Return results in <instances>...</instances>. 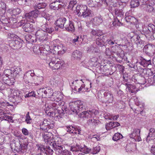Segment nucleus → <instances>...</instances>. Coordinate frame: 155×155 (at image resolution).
<instances>
[{
  "mask_svg": "<svg viewBox=\"0 0 155 155\" xmlns=\"http://www.w3.org/2000/svg\"><path fill=\"white\" fill-rule=\"evenodd\" d=\"M63 94L59 91H55L54 92L51 97L52 101L47 100L45 105V108L44 110L46 113L51 117H57L59 119L61 118L63 113L62 110L59 109V103L58 102L61 101L63 99Z\"/></svg>",
  "mask_w": 155,
  "mask_h": 155,
  "instance_id": "nucleus-1",
  "label": "nucleus"
},
{
  "mask_svg": "<svg viewBox=\"0 0 155 155\" xmlns=\"http://www.w3.org/2000/svg\"><path fill=\"white\" fill-rule=\"evenodd\" d=\"M57 40H54L50 44V46L48 45H41L40 46L39 48L41 50L42 53L45 54L50 53L54 54L56 53L57 52L59 54L61 55L65 53L66 51V48L64 47L62 44L56 45L55 43Z\"/></svg>",
  "mask_w": 155,
  "mask_h": 155,
  "instance_id": "nucleus-2",
  "label": "nucleus"
},
{
  "mask_svg": "<svg viewBox=\"0 0 155 155\" xmlns=\"http://www.w3.org/2000/svg\"><path fill=\"white\" fill-rule=\"evenodd\" d=\"M105 54L107 58H111L116 61H118L117 59L119 58L121 60H126L124 57V52L120 47L117 46H114L112 47L111 51H110L109 48L106 49ZM126 60L127 58H126Z\"/></svg>",
  "mask_w": 155,
  "mask_h": 155,
  "instance_id": "nucleus-3",
  "label": "nucleus"
},
{
  "mask_svg": "<svg viewBox=\"0 0 155 155\" xmlns=\"http://www.w3.org/2000/svg\"><path fill=\"white\" fill-rule=\"evenodd\" d=\"M41 27L37 28L35 34L36 39L39 41H46L48 38V33H51L54 29L52 27L49 28L46 23L41 25Z\"/></svg>",
  "mask_w": 155,
  "mask_h": 155,
  "instance_id": "nucleus-4",
  "label": "nucleus"
},
{
  "mask_svg": "<svg viewBox=\"0 0 155 155\" xmlns=\"http://www.w3.org/2000/svg\"><path fill=\"white\" fill-rule=\"evenodd\" d=\"M97 112V111L95 110H87L80 113L78 115L81 118H89L87 121L88 124L96 125L100 123L99 120L96 118H94V116Z\"/></svg>",
  "mask_w": 155,
  "mask_h": 155,
  "instance_id": "nucleus-5",
  "label": "nucleus"
},
{
  "mask_svg": "<svg viewBox=\"0 0 155 155\" xmlns=\"http://www.w3.org/2000/svg\"><path fill=\"white\" fill-rule=\"evenodd\" d=\"M137 29L140 31H142L143 34H144V36L146 38H149L152 35L151 32H153L154 26L153 25L150 24L148 26L143 25L142 24H136L135 25Z\"/></svg>",
  "mask_w": 155,
  "mask_h": 155,
  "instance_id": "nucleus-6",
  "label": "nucleus"
},
{
  "mask_svg": "<svg viewBox=\"0 0 155 155\" xmlns=\"http://www.w3.org/2000/svg\"><path fill=\"white\" fill-rule=\"evenodd\" d=\"M69 105L70 109L73 112L78 113L85 108L84 102L80 100H77L70 102Z\"/></svg>",
  "mask_w": 155,
  "mask_h": 155,
  "instance_id": "nucleus-7",
  "label": "nucleus"
},
{
  "mask_svg": "<svg viewBox=\"0 0 155 155\" xmlns=\"http://www.w3.org/2000/svg\"><path fill=\"white\" fill-rule=\"evenodd\" d=\"M155 129L153 128H150L149 130V133L146 138V141L150 144H154L151 148V152L153 155H155Z\"/></svg>",
  "mask_w": 155,
  "mask_h": 155,
  "instance_id": "nucleus-8",
  "label": "nucleus"
},
{
  "mask_svg": "<svg viewBox=\"0 0 155 155\" xmlns=\"http://www.w3.org/2000/svg\"><path fill=\"white\" fill-rule=\"evenodd\" d=\"M40 126V130L46 132L49 129L53 128L54 126V125L53 121L50 120L45 119Z\"/></svg>",
  "mask_w": 155,
  "mask_h": 155,
  "instance_id": "nucleus-9",
  "label": "nucleus"
},
{
  "mask_svg": "<svg viewBox=\"0 0 155 155\" xmlns=\"http://www.w3.org/2000/svg\"><path fill=\"white\" fill-rule=\"evenodd\" d=\"M17 26L20 27L23 26V30L26 32H31L34 30V28L32 24L27 22L25 19L22 20L17 23Z\"/></svg>",
  "mask_w": 155,
  "mask_h": 155,
  "instance_id": "nucleus-10",
  "label": "nucleus"
},
{
  "mask_svg": "<svg viewBox=\"0 0 155 155\" xmlns=\"http://www.w3.org/2000/svg\"><path fill=\"white\" fill-rule=\"evenodd\" d=\"M140 129L137 128H134L131 130V132L128 136L133 140V141H140L142 140L140 137Z\"/></svg>",
  "mask_w": 155,
  "mask_h": 155,
  "instance_id": "nucleus-11",
  "label": "nucleus"
},
{
  "mask_svg": "<svg viewBox=\"0 0 155 155\" xmlns=\"http://www.w3.org/2000/svg\"><path fill=\"white\" fill-rule=\"evenodd\" d=\"M38 11L36 10L28 13H26L25 15V19L31 22L35 23L36 21V18L38 17Z\"/></svg>",
  "mask_w": 155,
  "mask_h": 155,
  "instance_id": "nucleus-12",
  "label": "nucleus"
},
{
  "mask_svg": "<svg viewBox=\"0 0 155 155\" xmlns=\"http://www.w3.org/2000/svg\"><path fill=\"white\" fill-rule=\"evenodd\" d=\"M54 58L51 59L50 62L48 63L50 67L52 70H58L62 68L64 64V61L60 59L57 61H54Z\"/></svg>",
  "mask_w": 155,
  "mask_h": 155,
  "instance_id": "nucleus-13",
  "label": "nucleus"
},
{
  "mask_svg": "<svg viewBox=\"0 0 155 155\" xmlns=\"http://www.w3.org/2000/svg\"><path fill=\"white\" fill-rule=\"evenodd\" d=\"M22 40L19 37V39L12 41L9 43V45L14 49H18L22 47Z\"/></svg>",
  "mask_w": 155,
  "mask_h": 155,
  "instance_id": "nucleus-14",
  "label": "nucleus"
},
{
  "mask_svg": "<svg viewBox=\"0 0 155 155\" xmlns=\"http://www.w3.org/2000/svg\"><path fill=\"white\" fill-rule=\"evenodd\" d=\"M66 130L70 133L75 134H80L81 129L79 127L77 126L74 127L72 126H67L66 127Z\"/></svg>",
  "mask_w": 155,
  "mask_h": 155,
  "instance_id": "nucleus-15",
  "label": "nucleus"
},
{
  "mask_svg": "<svg viewBox=\"0 0 155 155\" xmlns=\"http://www.w3.org/2000/svg\"><path fill=\"white\" fill-rule=\"evenodd\" d=\"M53 136L51 133H45L43 136L45 142L48 145H51L53 141Z\"/></svg>",
  "mask_w": 155,
  "mask_h": 155,
  "instance_id": "nucleus-16",
  "label": "nucleus"
},
{
  "mask_svg": "<svg viewBox=\"0 0 155 155\" xmlns=\"http://www.w3.org/2000/svg\"><path fill=\"white\" fill-rule=\"evenodd\" d=\"M24 81L26 84H34L35 85H38V83L35 80V76L34 77H28L27 75H24L23 78Z\"/></svg>",
  "mask_w": 155,
  "mask_h": 155,
  "instance_id": "nucleus-17",
  "label": "nucleus"
},
{
  "mask_svg": "<svg viewBox=\"0 0 155 155\" xmlns=\"http://www.w3.org/2000/svg\"><path fill=\"white\" fill-rule=\"evenodd\" d=\"M134 34H135L132 37L134 41L137 44H142L143 43V40L141 38H142L141 36H143L144 37H146L144 36V34H143V33L139 34H137V33H135Z\"/></svg>",
  "mask_w": 155,
  "mask_h": 155,
  "instance_id": "nucleus-18",
  "label": "nucleus"
},
{
  "mask_svg": "<svg viewBox=\"0 0 155 155\" xmlns=\"http://www.w3.org/2000/svg\"><path fill=\"white\" fill-rule=\"evenodd\" d=\"M85 5H78L76 8L74 13L76 15L79 16H82L84 10H85Z\"/></svg>",
  "mask_w": 155,
  "mask_h": 155,
  "instance_id": "nucleus-19",
  "label": "nucleus"
},
{
  "mask_svg": "<svg viewBox=\"0 0 155 155\" xmlns=\"http://www.w3.org/2000/svg\"><path fill=\"white\" fill-rule=\"evenodd\" d=\"M144 49L147 53L151 54H155V46L152 44H148L146 45L144 47Z\"/></svg>",
  "mask_w": 155,
  "mask_h": 155,
  "instance_id": "nucleus-20",
  "label": "nucleus"
},
{
  "mask_svg": "<svg viewBox=\"0 0 155 155\" xmlns=\"http://www.w3.org/2000/svg\"><path fill=\"white\" fill-rule=\"evenodd\" d=\"M66 19L65 18H60L57 20L55 23L56 25L61 28H64L66 25Z\"/></svg>",
  "mask_w": 155,
  "mask_h": 155,
  "instance_id": "nucleus-21",
  "label": "nucleus"
},
{
  "mask_svg": "<svg viewBox=\"0 0 155 155\" xmlns=\"http://www.w3.org/2000/svg\"><path fill=\"white\" fill-rule=\"evenodd\" d=\"M98 57H95L91 58L89 61L90 64L89 65L91 67L96 66L98 63H99V59H100V54L98 53Z\"/></svg>",
  "mask_w": 155,
  "mask_h": 155,
  "instance_id": "nucleus-22",
  "label": "nucleus"
},
{
  "mask_svg": "<svg viewBox=\"0 0 155 155\" xmlns=\"http://www.w3.org/2000/svg\"><path fill=\"white\" fill-rule=\"evenodd\" d=\"M51 90V89H46V90H45L44 88H41L37 91V93L39 96L45 97L46 95L47 94H49Z\"/></svg>",
  "mask_w": 155,
  "mask_h": 155,
  "instance_id": "nucleus-23",
  "label": "nucleus"
},
{
  "mask_svg": "<svg viewBox=\"0 0 155 155\" xmlns=\"http://www.w3.org/2000/svg\"><path fill=\"white\" fill-rule=\"evenodd\" d=\"M139 59L140 61L139 62V64L144 67H147L149 65L151 64V61L150 60H147L142 57H140L139 58Z\"/></svg>",
  "mask_w": 155,
  "mask_h": 155,
  "instance_id": "nucleus-24",
  "label": "nucleus"
},
{
  "mask_svg": "<svg viewBox=\"0 0 155 155\" xmlns=\"http://www.w3.org/2000/svg\"><path fill=\"white\" fill-rule=\"evenodd\" d=\"M125 85L126 87V90L131 93H135L138 91V90H137V89L134 85L128 83L125 84Z\"/></svg>",
  "mask_w": 155,
  "mask_h": 155,
  "instance_id": "nucleus-25",
  "label": "nucleus"
},
{
  "mask_svg": "<svg viewBox=\"0 0 155 155\" xmlns=\"http://www.w3.org/2000/svg\"><path fill=\"white\" fill-rule=\"evenodd\" d=\"M82 57L81 53L78 50L74 51L72 55V58L74 60L77 61H80Z\"/></svg>",
  "mask_w": 155,
  "mask_h": 155,
  "instance_id": "nucleus-26",
  "label": "nucleus"
},
{
  "mask_svg": "<svg viewBox=\"0 0 155 155\" xmlns=\"http://www.w3.org/2000/svg\"><path fill=\"white\" fill-rule=\"evenodd\" d=\"M64 27L67 31L70 32H73L75 30V27L73 23L71 21H69L68 24L65 25Z\"/></svg>",
  "mask_w": 155,
  "mask_h": 155,
  "instance_id": "nucleus-27",
  "label": "nucleus"
},
{
  "mask_svg": "<svg viewBox=\"0 0 155 155\" xmlns=\"http://www.w3.org/2000/svg\"><path fill=\"white\" fill-rule=\"evenodd\" d=\"M104 96L107 100L106 102L107 103H110L112 102L114 98L112 94L107 92H105L104 93Z\"/></svg>",
  "mask_w": 155,
  "mask_h": 155,
  "instance_id": "nucleus-28",
  "label": "nucleus"
},
{
  "mask_svg": "<svg viewBox=\"0 0 155 155\" xmlns=\"http://www.w3.org/2000/svg\"><path fill=\"white\" fill-rule=\"evenodd\" d=\"M142 7L143 8L144 10L150 13L152 12L154 10L153 6L150 4H143L142 5Z\"/></svg>",
  "mask_w": 155,
  "mask_h": 155,
  "instance_id": "nucleus-29",
  "label": "nucleus"
},
{
  "mask_svg": "<svg viewBox=\"0 0 155 155\" xmlns=\"http://www.w3.org/2000/svg\"><path fill=\"white\" fill-rule=\"evenodd\" d=\"M60 2L58 1H55L51 3L50 5V8L54 10L58 9L59 8H61L62 7L61 4H59Z\"/></svg>",
  "mask_w": 155,
  "mask_h": 155,
  "instance_id": "nucleus-30",
  "label": "nucleus"
},
{
  "mask_svg": "<svg viewBox=\"0 0 155 155\" xmlns=\"http://www.w3.org/2000/svg\"><path fill=\"white\" fill-rule=\"evenodd\" d=\"M136 144L133 143H130L127 145L126 150L127 152H133L136 148Z\"/></svg>",
  "mask_w": 155,
  "mask_h": 155,
  "instance_id": "nucleus-31",
  "label": "nucleus"
},
{
  "mask_svg": "<svg viewBox=\"0 0 155 155\" xmlns=\"http://www.w3.org/2000/svg\"><path fill=\"white\" fill-rule=\"evenodd\" d=\"M10 112L9 111L5 108H3L0 107V115H5V117L8 119L12 120L11 116L7 115V114H9Z\"/></svg>",
  "mask_w": 155,
  "mask_h": 155,
  "instance_id": "nucleus-32",
  "label": "nucleus"
},
{
  "mask_svg": "<svg viewBox=\"0 0 155 155\" xmlns=\"http://www.w3.org/2000/svg\"><path fill=\"white\" fill-rule=\"evenodd\" d=\"M82 83V81L81 80H76L72 82V84L74 85L72 87L73 88H74V91H77L79 86Z\"/></svg>",
  "mask_w": 155,
  "mask_h": 155,
  "instance_id": "nucleus-33",
  "label": "nucleus"
},
{
  "mask_svg": "<svg viewBox=\"0 0 155 155\" xmlns=\"http://www.w3.org/2000/svg\"><path fill=\"white\" fill-rule=\"evenodd\" d=\"M8 12L10 14H13L15 15L20 14L21 12V10L20 8H17L13 9H9L8 10Z\"/></svg>",
  "mask_w": 155,
  "mask_h": 155,
  "instance_id": "nucleus-34",
  "label": "nucleus"
},
{
  "mask_svg": "<svg viewBox=\"0 0 155 155\" xmlns=\"http://www.w3.org/2000/svg\"><path fill=\"white\" fill-rule=\"evenodd\" d=\"M147 82L150 85H155V75L152 74L149 76L147 79Z\"/></svg>",
  "mask_w": 155,
  "mask_h": 155,
  "instance_id": "nucleus-35",
  "label": "nucleus"
},
{
  "mask_svg": "<svg viewBox=\"0 0 155 155\" xmlns=\"http://www.w3.org/2000/svg\"><path fill=\"white\" fill-rule=\"evenodd\" d=\"M11 106H13L12 104H10L9 102H7L5 100H0V107L3 109L6 107H7Z\"/></svg>",
  "mask_w": 155,
  "mask_h": 155,
  "instance_id": "nucleus-36",
  "label": "nucleus"
},
{
  "mask_svg": "<svg viewBox=\"0 0 155 155\" xmlns=\"http://www.w3.org/2000/svg\"><path fill=\"white\" fill-rule=\"evenodd\" d=\"M91 149L88 148L85 145H81L80 151L84 153H90Z\"/></svg>",
  "mask_w": 155,
  "mask_h": 155,
  "instance_id": "nucleus-37",
  "label": "nucleus"
},
{
  "mask_svg": "<svg viewBox=\"0 0 155 155\" xmlns=\"http://www.w3.org/2000/svg\"><path fill=\"white\" fill-rule=\"evenodd\" d=\"M6 80V82H5L4 83L6 86V88L8 87V86L12 85L15 82V79L14 78H11L7 79H4Z\"/></svg>",
  "mask_w": 155,
  "mask_h": 155,
  "instance_id": "nucleus-38",
  "label": "nucleus"
},
{
  "mask_svg": "<svg viewBox=\"0 0 155 155\" xmlns=\"http://www.w3.org/2000/svg\"><path fill=\"white\" fill-rule=\"evenodd\" d=\"M126 21L130 24L134 23L136 21V19L131 16H128L125 17Z\"/></svg>",
  "mask_w": 155,
  "mask_h": 155,
  "instance_id": "nucleus-39",
  "label": "nucleus"
},
{
  "mask_svg": "<svg viewBox=\"0 0 155 155\" xmlns=\"http://www.w3.org/2000/svg\"><path fill=\"white\" fill-rule=\"evenodd\" d=\"M91 15V11L87 8L86 5H85V10H84L83 14L82 16L83 18H86L87 17L90 16Z\"/></svg>",
  "mask_w": 155,
  "mask_h": 155,
  "instance_id": "nucleus-40",
  "label": "nucleus"
},
{
  "mask_svg": "<svg viewBox=\"0 0 155 155\" xmlns=\"http://www.w3.org/2000/svg\"><path fill=\"white\" fill-rule=\"evenodd\" d=\"M26 41L29 43H32L36 42L37 41L36 38L31 35H28L25 36Z\"/></svg>",
  "mask_w": 155,
  "mask_h": 155,
  "instance_id": "nucleus-41",
  "label": "nucleus"
},
{
  "mask_svg": "<svg viewBox=\"0 0 155 155\" xmlns=\"http://www.w3.org/2000/svg\"><path fill=\"white\" fill-rule=\"evenodd\" d=\"M102 22V20L100 17H95L93 19V24L95 25H99Z\"/></svg>",
  "mask_w": 155,
  "mask_h": 155,
  "instance_id": "nucleus-42",
  "label": "nucleus"
},
{
  "mask_svg": "<svg viewBox=\"0 0 155 155\" xmlns=\"http://www.w3.org/2000/svg\"><path fill=\"white\" fill-rule=\"evenodd\" d=\"M146 82L145 78L140 75L137 78V83L140 84H144Z\"/></svg>",
  "mask_w": 155,
  "mask_h": 155,
  "instance_id": "nucleus-43",
  "label": "nucleus"
},
{
  "mask_svg": "<svg viewBox=\"0 0 155 155\" xmlns=\"http://www.w3.org/2000/svg\"><path fill=\"white\" fill-rule=\"evenodd\" d=\"M140 4L139 0H131L130 5L131 8H135L139 6Z\"/></svg>",
  "mask_w": 155,
  "mask_h": 155,
  "instance_id": "nucleus-44",
  "label": "nucleus"
},
{
  "mask_svg": "<svg viewBox=\"0 0 155 155\" xmlns=\"http://www.w3.org/2000/svg\"><path fill=\"white\" fill-rule=\"evenodd\" d=\"M132 99L134 101L135 104L137 106H139L140 107L143 108L144 107V105L143 103L140 102L138 100L137 98L136 97H133Z\"/></svg>",
  "mask_w": 155,
  "mask_h": 155,
  "instance_id": "nucleus-45",
  "label": "nucleus"
},
{
  "mask_svg": "<svg viewBox=\"0 0 155 155\" xmlns=\"http://www.w3.org/2000/svg\"><path fill=\"white\" fill-rule=\"evenodd\" d=\"M10 91L11 93V96L13 98L21 94L19 91L17 90L11 89L10 90Z\"/></svg>",
  "mask_w": 155,
  "mask_h": 155,
  "instance_id": "nucleus-46",
  "label": "nucleus"
},
{
  "mask_svg": "<svg viewBox=\"0 0 155 155\" xmlns=\"http://www.w3.org/2000/svg\"><path fill=\"white\" fill-rule=\"evenodd\" d=\"M101 73L103 74L106 75H108L110 74L108 71H109L106 66H103L102 68H101Z\"/></svg>",
  "mask_w": 155,
  "mask_h": 155,
  "instance_id": "nucleus-47",
  "label": "nucleus"
},
{
  "mask_svg": "<svg viewBox=\"0 0 155 155\" xmlns=\"http://www.w3.org/2000/svg\"><path fill=\"white\" fill-rule=\"evenodd\" d=\"M118 41H119V40L116 39L115 37L114 38L111 37L110 39H108L107 40V43L110 45H114V43L117 44Z\"/></svg>",
  "mask_w": 155,
  "mask_h": 155,
  "instance_id": "nucleus-48",
  "label": "nucleus"
},
{
  "mask_svg": "<svg viewBox=\"0 0 155 155\" xmlns=\"http://www.w3.org/2000/svg\"><path fill=\"white\" fill-rule=\"evenodd\" d=\"M120 0H108V3L114 7H116L119 5V1Z\"/></svg>",
  "mask_w": 155,
  "mask_h": 155,
  "instance_id": "nucleus-49",
  "label": "nucleus"
},
{
  "mask_svg": "<svg viewBox=\"0 0 155 155\" xmlns=\"http://www.w3.org/2000/svg\"><path fill=\"white\" fill-rule=\"evenodd\" d=\"M100 150V147L99 145H97V146L91 149L90 153L93 154H96L99 152Z\"/></svg>",
  "mask_w": 155,
  "mask_h": 155,
  "instance_id": "nucleus-50",
  "label": "nucleus"
},
{
  "mask_svg": "<svg viewBox=\"0 0 155 155\" xmlns=\"http://www.w3.org/2000/svg\"><path fill=\"white\" fill-rule=\"evenodd\" d=\"M122 135L119 133H117L115 134L113 137V140L114 141H116L123 138Z\"/></svg>",
  "mask_w": 155,
  "mask_h": 155,
  "instance_id": "nucleus-51",
  "label": "nucleus"
},
{
  "mask_svg": "<svg viewBox=\"0 0 155 155\" xmlns=\"http://www.w3.org/2000/svg\"><path fill=\"white\" fill-rule=\"evenodd\" d=\"M8 38L13 41L15 39H19V37L14 34L9 33L8 34Z\"/></svg>",
  "mask_w": 155,
  "mask_h": 155,
  "instance_id": "nucleus-52",
  "label": "nucleus"
},
{
  "mask_svg": "<svg viewBox=\"0 0 155 155\" xmlns=\"http://www.w3.org/2000/svg\"><path fill=\"white\" fill-rule=\"evenodd\" d=\"M115 13L117 17L120 19L123 17L124 13L121 10L116 9L115 10Z\"/></svg>",
  "mask_w": 155,
  "mask_h": 155,
  "instance_id": "nucleus-53",
  "label": "nucleus"
},
{
  "mask_svg": "<svg viewBox=\"0 0 155 155\" xmlns=\"http://www.w3.org/2000/svg\"><path fill=\"white\" fill-rule=\"evenodd\" d=\"M81 145H74L71 146L70 150L72 151H80Z\"/></svg>",
  "mask_w": 155,
  "mask_h": 155,
  "instance_id": "nucleus-54",
  "label": "nucleus"
},
{
  "mask_svg": "<svg viewBox=\"0 0 155 155\" xmlns=\"http://www.w3.org/2000/svg\"><path fill=\"white\" fill-rule=\"evenodd\" d=\"M121 19L119 18L116 17L114 18V20L113 22V24L114 25L120 26L121 22H120V20Z\"/></svg>",
  "mask_w": 155,
  "mask_h": 155,
  "instance_id": "nucleus-55",
  "label": "nucleus"
},
{
  "mask_svg": "<svg viewBox=\"0 0 155 155\" xmlns=\"http://www.w3.org/2000/svg\"><path fill=\"white\" fill-rule=\"evenodd\" d=\"M13 99H14V100L13 101V102L15 103L16 104H18L21 101V96L20 94L18 96H16Z\"/></svg>",
  "mask_w": 155,
  "mask_h": 155,
  "instance_id": "nucleus-56",
  "label": "nucleus"
},
{
  "mask_svg": "<svg viewBox=\"0 0 155 155\" xmlns=\"http://www.w3.org/2000/svg\"><path fill=\"white\" fill-rule=\"evenodd\" d=\"M13 73V70L12 69V70H11L9 69H5L2 74V77L3 78H4V77L5 76L7 75V76H8L9 74H12Z\"/></svg>",
  "mask_w": 155,
  "mask_h": 155,
  "instance_id": "nucleus-57",
  "label": "nucleus"
},
{
  "mask_svg": "<svg viewBox=\"0 0 155 155\" xmlns=\"http://www.w3.org/2000/svg\"><path fill=\"white\" fill-rule=\"evenodd\" d=\"M96 43L98 45H100L101 46H102L104 45V41L103 40L101 39V37L98 38L96 39Z\"/></svg>",
  "mask_w": 155,
  "mask_h": 155,
  "instance_id": "nucleus-58",
  "label": "nucleus"
},
{
  "mask_svg": "<svg viewBox=\"0 0 155 155\" xmlns=\"http://www.w3.org/2000/svg\"><path fill=\"white\" fill-rule=\"evenodd\" d=\"M55 148L56 149H58L61 150V151H62L63 150V146H62L61 145V142H59V141H55Z\"/></svg>",
  "mask_w": 155,
  "mask_h": 155,
  "instance_id": "nucleus-59",
  "label": "nucleus"
},
{
  "mask_svg": "<svg viewBox=\"0 0 155 155\" xmlns=\"http://www.w3.org/2000/svg\"><path fill=\"white\" fill-rule=\"evenodd\" d=\"M40 46L37 45L34 46L33 48V51L36 54H38L39 53H41V50L39 48Z\"/></svg>",
  "mask_w": 155,
  "mask_h": 155,
  "instance_id": "nucleus-60",
  "label": "nucleus"
},
{
  "mask_svg": "<svg viewBox=\"0 0 155 155\" xmlns=\"http://www.w3.org/2000/svg\"><path fill=\"white\" fill-rule=\"evenodd\" d=\"M76 3V0H71L70 1L69 3V5L68 6V8L72 9Z\"/></svg>",
  "mask_w": 155,
  "mask_h": 155,
  "instance_id": "nucleus-61",
  "label": "nucleus"
},
{
  "mask_svg": "<svg viewBox=\"0 0 155 155\" xmlns=\"http://www.w3.org/2000/svg\"><path fill=\"white\" fill-rule=\"evenodd\" d=\"M36 81L38 83V84L43 83L44 81V78L43 76H35Z\"/></svg>",
  "mask_w": 155,
  "mask_h": 155,
  "instance_id": "nucleus-62",
  "label": "nucleus"
},
{
  "mask_svg": "<svg viewBox=\"0 0 155 155\" xmlns=\"http://www.w3.org/2000/svg\"><path fill=\"white\" fill-rule=\"evenodd\" d=\"M46 4L45 3H39L36 6V8L38 9L45 8L46 6Z\"/></svg>",
  "mask_w": 155,
  "mask_h": 155,
  "instance_id": "nucleus-63",
  "label": "nucleus"
},
{
  "mask_svg": "<svg viewBox=\"0 0 155 155\" xmlns=\"http://www.w3.org/2000/svg\"><path fill=\"white\" fill-rule=\"evenodd\" d=\"M31 119L29 116V112H28L26 116L25 121L27 124H30L31 123Z\"/></svg>",
  "mask_w": 155,
  "mask_h": 155,
  "instance_id": "nucleus-64",
  "label": "nucleus"
}]
</instances>
